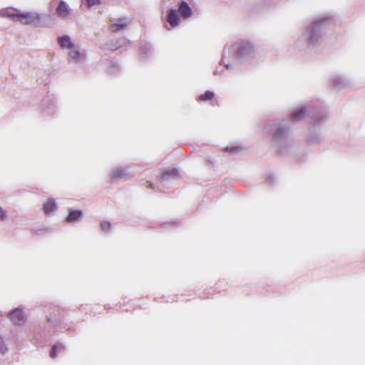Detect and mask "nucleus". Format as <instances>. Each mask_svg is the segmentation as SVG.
Instances as JSON below:
<instances>
[{
	"label": "nucleus",
	"mask_w": 365,
	"mask_h": 365,
	"mask_svg": "<svg viewBox=\"0 0 365 365\" xmlns=\"http://www.w3.org/2000/svg\"><path fill=\"white\" fill-rule=\"evenodd\" d=\"M83 212L81 210H71L66 218L68 223L79 221L83 217Z\"/></svg>",
	"instance_id": "15"
},
{
	"label": "nucleus",
	"mask_w": 365,
	"mask_h": 365,
	"mask_svg": "<svg viewBox=\"0 0 365 365\" xmlns=\"http://www.w3.org/2000/svg\"><path fill=\"white\" fill-rule=\"evenodd\" d=\"M334 25L330 16H324L314 21L307 27L295 43L296 47L302 51H310L315 48L322 41V35L328 26Z\"/></svg>",
	"instance_id": "1"
},
{
	"label": "nucleus",
	"mask_w": 365,
	"mask_h": 365,
	"mask_svg": "<svg viewBox=\"0 0 365 365\" xmlns=\"http://www.w3.org/2000/svg\"><path fill=\"white\" fill-rule=\"evenodd\" d=\"M19 21L23 25L34 24L36 26H41V22L42 15L34 11L21 12L19 16Z\"/></svg>",
	"instance_id": "5"
},
{
	"label": "nucleus",
	"mask_w": 365,
	"mask_h": 365,
	"mask_svg": "<svg viewBox=\"0 0 365 365\" xmlns=\"http://www.w3.org/2000/svg\"><path fill=\"white\" fill-rule=\"evenodd\" d=\"M120 71V67L117 63H112L108 68L110 75H117Z\"/></svg>",
	"instance_id": "21"
},
{
	"label": "nucleus",
	"mask_w": 365,
	"mask_h": 365,
	"mask_svg": "<svg viewBox=\"0 0 365 365\" xmlns=\"http://www.w3.org/2000/svg\"><path fill=\"white\" fill-rule=\"evenodd\" d=\"M307 112L305 107L301 108L292 112L290 119H284L279 123L272 135L273 142L278 147L279 153H289L292 143L288 140L287 138L290 130V123L301 121L304 118Z\"/></svg>",
	"instance_id": "2"
},
{
	"label": "nucleus",
	"mask_w": 365,
	"mask_h": 365,
	"mask_svg": "<svg viewBox=\"0 0 365 365\" xmlns=\"http://www.w3.org/2000/svg\"><path fill=\"white\" fill-rule=\"evenodd\" d=\"M110 223L108 222V221H103L101 223V229L104 231V232H107L110 230Z\"/></svg>",
	"instance_id": "26"
},
{
	"label": "nucleus",
	"mask_w": 365,
	"mask_h": 365,
	"mask_svg": "<svg viewBox=\"0 0 365 365\" xmlns=\"http://www.w3.org/2000/svg\"><path fill=\"white\" fill-rule=\"evenodd\" d=\"M243 150V147L241 146V145H231L230 147L227 146L225 148V150L226 152H228L231 154H236L239 152H240L241 150Z\"/></svg>",
	"instance_id": "22"
},
{
	"label": "nucleus",
	"mask_w": 365,
	"mask_h": 365,
	"mask_svg": "<svg viewBox=\"0 0 365 365\" xmlns=\"http://www.w3.org/2000/svg\"><path fill=\"white\" fill-rule=\"evenodd\" d=\"M166 20L172 27L177 26L180 22L178 11L175 9H170L168 12Z\"/></svg>",
	"instance_id": "11"
},
{
	"label": "nucleus",
	"mask_w": 365,
	"mask_h": 365,
	"mask_svg": "<svg viewBox=\"0 0 365 365\" xmlns=\"http://www.w3.org/2000/svg\"><path fill=\"white\" fill-rule=\"evenodd\" d=\"M179 12L183 18H188L192 16V11L190 6L185 1H181L179 3Z\"/></svg>",
	"instance_id": "14"
},
{
	"label": "nucleus",
	"mask_w": 365,
	"mask_h": 365,
	"mask_svg": "<svg viewBox=\"0 0 365 365\" xmlns=\"http://www.w3.org/2000/svg\"><path fill=\"white\" fill-rule=\"evenodd\" d=\"M9 351V348L6 345V344L5 343L4 339L2 338V336L0 335V352L2 354H6L7 352Z\"/></svg>",
	"instance_id": "25"
},
{
	"label": "nucleus",
	"mask_w": 365,
	"mask_h": 365,
	"mask_svg": "<svg viewBox=\"0 0 365 365\" xmlns=\"http://www.w3.org/2000/svg\"><path fill=\"white\" fill-rule=\"evenodd\" d=\"M128 41L125 38L111 41L109 43H104L101 46V48L104 51H115L127 43Z\"/></svg>",
	"instance_id": "9"
},
{
	"label": "nucleus",
	"mask_w": 365,
	"mask_h": 365,
	"mask_svg": "<svg viewBox=\"0 0 365 365\" xmlns=\"http://www.w3.org/2000/svg\"><path fill=\"white\" fill-rule=\"evenodd\" d=\"M126 26V22L123 19H120L118 23L113 24L110 26L112 32L115 33L123 30Z\"/></svg>",
	"instance_id": "20"
},
{
	"label": "nucleus",
	"mask_w": 365,
	"mask_h": 365,
	"mask_svg": "<svg viewBox=\"0 0 365 365\" xmlns=\"http://www.w3.org/2000/svg\"><path fill=\"white\" fill-rule=\"evenodd\" d=\"M58 209L56 200L53 198H48V201L43 205V210L46 215H49L51 212Z\"/></svg>",
	"instance_id": "16"
},
{
	"label": "nucleus",
	"mask_w": 365,
	"mask_h": 365,
	"mask_svg": "<svg viewBox=\"0 0 365 365\" xmlns=\"http://www.w3.org/2000/svg\"><path fill=\"white\" fill-rule=\"evenodd\" d=\"M214 74L215 75H220L221 74V72L219 71V70L217 68L215 69V72H214Z\"/></svg>",
	"instance_id": "32"
},
{
	"label": "nucleus",
	"mask_w": 365,
	"mask_h": 365,
	"mask_svg": "<svg viewBox=\"0 0 365 365\" xmlns=\"http://www.w3.org/2000/svg\"><path fill=\"white\" fill-rule=\"evenodd\" d=\"M225 53H226V48L224 49V53H223V56H222L223 58L225 57Z\"/></svg>",
	"instance_id": "34"
},
{
	"label": "nucleus",
	"mask_w": 365,
	"mask_h": 365,
	"mask_svg": "<svg viewBox=\"0 0 365 365\" xmlns=\"http://www.w3.org/2000/svg\"><path fill=\"white\" fill-rule=\"evenodd\" d=\"M48 114L51 113H53L54 112V110L51 109V108H48V110L46 111Z\"/></svg>",
	"instance_id": "33"
},
{
	"label": "nucleus",
	"mask_w": 365,
	"mask_h": 365,
	"mask_svg": "<svg viewBox=\"0 0 365 365\" xmlns=\"http://www.w3.org/2000/svg\"><path fill=\"white\" fill-rule=\"evenodd\" d=\"M225 66L227 69H231L233 66L232 63H225Z\"/></svg>",
	"instance_id": "30"
},
{
	"label": "nucleus",
	"mask_w": 365,
	"mask_h": 365,
	"mask_svg": "<svg viewBox=\"0 0 365 365\" xmlns=\"http://www.w3.org/2000/svg\"><path fill=\"white\" fill-rule=\"evenodd\" d=\"M215 96V93L212 91H207L205 93L200 95L198 98L200 101H208L211 100Z\"/></svg>",
	"instance_id": "23"
},
{
	"label": "nucleus",
	"mask_w": 365,
	"mask_h": 365,
	"mask_svg": "<svg viewBox=\"0 0 365 365\" xmlns=\"http://www.w3.org/2000/svg\"><path fill=\"white\" fill-rule=\"evenodd\" d=\"M63 347V344H54L52 347H51V351H50V356L51 358H55L57 355V351L58 350Z\"/></svg>",
	"instance_id": "24"
},
{
	"label": "nucleus",
	"mask_w": 365,
	"mask_h": 365,
	"mask_svg": "<svg viewBox=\"0 0 365 365\" xmlns=\"http://www.w3.org/2000/svg\"><path fill=\"white\" fill-rule=\"evenodd\" d=\"M86 2L88 4V6L91 7L93 6L100 4V0H86Z\"/></svg>",
	"instance_id": "28"
},
{
	"label": "nucleus",
	"mask_w": 365,
	"mask_h": 365,
	"mask_svg": "<svg viewBox=\"0 0 365 365\" xmlns=\"http://www.w3.org/2000/svg\"><path fill=\"white\" fill-rule=\"evenodd\" d=\"M275 180V176L274 175H270L269 176V178H268V180L270 182H273Z\"/></svg>",
	"instance_id": "29"
},
{
	"label": "nucleus",
	"mask_w": 365,
	"mask_h": 365,
	"mask_svg": "<svg viewBox=\"0 0 365 365\" xmlns=\"http://www.w3.org/2000/svg\"><path fill=\"white\" fill-rule=\"evenodd\" d=\"M174 224V222H166L161 225L162 227H165Z\"/></svg>",
	"instance_id": "31"
},
{
	"label": "nucleus",
	"mask_w": 365,
	"mask_h": 365,
	"mask_svg": "<svg viewBox=\"0 0 365 365\" xmlns=\"http://www.w3.org/2000/svg\"><path fill=\"white\" fill-rule=\"evenodd\" d=\"M309 114L312 118L314 125L309 130L307 142L309 145L319 144L324 140V136L319 130H316L315 126L323 124L327 120V113L324 110L314 106L312 109L309 110Z\"/></svg>",
	"instance_id": "3"
},
{
	"label": "nucleus",
	"mask_w": 365,
	"mask_h": 365,
	"mask_svg": "<svg viewBox=\"0 0 365 365\" xmlns=\"http://www.w3.org/2000/svg\"><path fill=\"white\" fill-rule=\"evenodd\" d=\"M179 176V172L176 168H172L162 173L160 180L163 183L167 182L170 180L177 179Z\"/></svg>",
	"instance_id": "12"
},
{
	"label": "nucleus",
	"mask_w": 365,
	"mask_h": 365,
	"mask_svg": "<svg viewBox=\"0 0 365 365\" xmlns=\"http://www.w3.org/2000/svg\"><path fill=\"white\" fill-rule=\"evenodd\" d=\"M230 50L232 51V53H234L235 54V53L232 50V46L230 47V48H228V51H230Z\"/></svg>",
	"instance_id": "35"
},
{
	"label": "nucleus",
	"mask_w": 365,
	"mask_h": 365,
	"mask_svg": "<svg viewBox=\"0 0 365 365\" xmlns=\"http://www.w3.org/2000/svg\"><path fill=\"white\" fill-rule=\"evenodd\" d=\"M20 11L18 10L6 9L1 12L2 16L12 19L14 21L18 22Z\"/></svg>",
	"instance_id": "19"
},
{
	"label": "nucleus",
	"mask_w": 365,
	"mask_h": 365,
	"mask_svg": "<svg viewBox=\"0 0 365 365\" xmlns=\"http://www.w3.org/2000/svg\"><path fill=\"white\" fill-rule=\"evenodd\" d=\"M7 217V212L0 207V220L4 221Z\"/></svg>",
	"instance_id": "27"
},
{
	"label": "nucleus",
	"mask_w": 365,
	"mask_h": 365,
	"mask_svg": "<svg viewBox=\"0 0 365 365\" xmlns=\"http://www.w3.org/2000/svg\"><path fill=\"white\" fill-rule=\"evenodd\" d=\"M86 59V53L74 46L73 49H70L68 54V61L71 63L81 64L83 63Z\"/></svg>",
	"instance_id": "6"
},
{
	"label": "nucleus",
	"mask_w": 365,
	"mask_h": 365,
	"mask_svg": "<svg viewBox=\"0 0 365 365\" xmlns=\"http://www.w3.org/2000/svg\"><path fill=\"white\" fill-rule=\"evenodd\" d=\"M331 81L333 86L338 90L350 87L353 85L350 79L341 74L334 75Z\"/></svg>",
	"instance_id": "7"
},
{
	"label": "nucleus",
	"mask_w": 365,
	"mask_h": 365,
	"mask_svg": "<svg viewBox=\"0 0 365 365\" xmlns=\"http://www.w3.org/2000/svg\"><path fill=\"white\" fill-rule=\"evenodd\" d=\"M8 317L14 325L17 326L23 325L26 320V317L25 316L23 309L19 308H16L12 312H9L8 314Z\"/></svg>",
	"instance_id": "8"
},
{
	"label": "nucleus",
	"mask_w": 365,
	"mask_h": 365,
	"mask_svg": "<svg viewBox=\"0 0 365 365\" xmlns=\"http://www.w3.org/2000/svg\"><path fill=\"white\" fill-rule=\"evenodd\" d=\"M232 50L235 53V58L240 62H245L253 58L256 54V48L250 41H241L232 44Z\"/></svg>",
	"instance_id": "4"
},
{
	"label": "nucleus",
	"mask_w": 365,
	"mask_h": 365,
	"mask_svg": "<svg viewBox=\"0 0 365 365\" xmlns=\"http://www.w3.org/2000/svg\"><path fill=\"white\" fill-rule=\"evenodd\" d=\"M58 43L62 49H73L74 48V43L71 41V38L68 35L58 37Z\"/></svg>",
	"instance_id": "13"
},
{
	"label": "nucleus",
	"mask_w": 365,
	"mask_h": 365,
	"mask_svg": "<svg viewBox=\"0 0 365 365\" xmlns=\"http://www.w3.org/2000/svg\"><path fill=\"white\" fill-rule=\"evenodd\" d=\"M56 14L58 16L66 18L69 14V11L68 9L67 4L63 1H60L58 5L56 7Z\"/></svg>",
	"instance_id": "17"
},
{
	"label": "nucleus",
	"mask_w": 365,
	"mask_h": 365,
	"mask_svg": "<svg viewBox=\"0 0 365 365\" xmlns=\"http://www.w3.org/2000/svg\"><path fill=\"white\" fill-rule=\"evenodd\" d=\"M128 168L122 169L120 167L115 168L111 170L109 176L113 181H117L118 180L125 178L128 175Z\"/></svg>",
	"instance_id": "10"
},
{
	"label": "nucleus",
	"mask_w": 365,
	"mask_h": 365,
	"mask_svg": "<svg viewBox=\"0 0 365 365\" xmlns=\"http://www.w3.org/2000/svg\"><path fill=\"white\" fill-rule=\"evenodd\" d=\"M153 53V48L148 43H145L140 47V54L142 58H148Z\"/></svg>",
	"instance_id": "18"
}]
</instances>
